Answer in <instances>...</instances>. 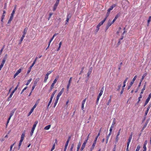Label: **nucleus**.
I'll return each instance as SVG.
<instances>
[{
	"mask_svg": "<svg viewBox=\"0 0 151 151\" xmlns=\"http://www.w3.org/2000/svg\"><path fill=\"white\" fill-rule=\"evenodd\" d=\"M122 4V6L124 9H127L129 6V3L127 0H123Z\"/></svg>",
	"mask_w": 151,
	"mask_h": 151,
	"instance_id": "1",
	"label": "nucleus"
},
{
	"mask_svg": "<svg viewBox=\"0 0 151 151\" xmlns=\"http://www.w3.org/2000/svg\"><path fill=\"white\" fill-rule=\"evenodd\" d=\"M16 6H14L13 10L12 11V13L11 14V16L9 18V20H8V23H10V22L12 21V19H13V16H14V15L15 13V11L16 10Z\"/></svg>",
	"mask_w": 151,
	"mask_h": 151,
	"instance_id": "2",
	"label": "nucleus"
},
{
	"mask_svg": "<svg viewBox=\"0 0 151 151\" xmlns=\"http://www.w3.org/2000/svg\"><path fill=\"white\" fill-rule=\"evenodd\" d=\"M57 91V90H55L53 92V93H52V94L51 96V97H50V100L49 101V102L47 106V109H48L49 108V106L50 105L52 101V99L53 98V97H54V96L55 95V93H56V92Z\"/></svg>",
	"mask_w": 151,
	"mask_h": 151,
	"instance_id": "3",
	"label": "nucleus"
},
{
	"mask_svg": "<svg viewBox=\"0 0 151 151\" xmlns=\"http://www.w3.org/2000/svg\"><path fill=\"white\" fill-rule=\"evenodd\" d=\"M27 27L24 28V32H23V35L22 37H21V39L20 40V42L19 43V44H20L22 43V41H23L24 37L25 36V35L27 33Z\"/></svg>",
	"mask_w": 151,
	"mask_h": 151,
	"instance_id": "4",
	"label": "nucleus"
},
{
	"mask_svg": "<svg viewBox=\"0 0 151 151\" xmlns=\"http://www.w3.org/2000/svg\"><path fill=\"white\" fill-rule=\"evenodd\" d=\"M121 129L120 128V129L119 130H118L117 134V135L116 136V139H115V144H116L117 142H118V140H119V135L120 134V133L121 132Z\"/></svg>",
	"mask_w": 151,
	"mask_h": 151,
	"instance_id": "5",
	"label": "nucleus"
},
{
	"mask_svg": "<svg viewBox=\"0 0 151 151\" xmlns=\"http://www.w3.org/2000/svg\"><path fill=\"white\" fill-rule=\"evenodd\" d=\"M60 0H57L56 2L55 3V4L53 6V11H55V10L56 9L57 7L58 6V5L59 4Z\"/></svg>",
	"mask_w": 151,
	"mask_h": 151,
	"instance_id": "6",
	"label": "nucleus"
},
{
	"mask_svg": "<svg viewBox=\"0 0 151 151\" xmlns=\"http://www.w3.org/2000/svg\"><path fill=\"white\" fill-rule=\"evenodd\" d=\"M101 132V129H100L99 130V132H98V133L97 136L95 138V140H94V142L93 143V145H96V141H97V138H98V137L100 135Z\"/></svg>",
	"mask_w": 151,
	"mask_h": 151,
	"instance_id": "7",
	"label": "nucleus"
},
{
	"mask_svg": "<svg viewBox=\"0 0 151 151\" xmlns=\"http://www.w3.org/2000/svg\"><path fill=\"white\" fill-rule=\"evenodd\" d=\"M36 106H37V105L36 104H35L32 107V108L31 109L30 111H29V113L28 114V116H29L31 114L32 112L34 110V109L36 108Z\"/></svg>",
	"mask_w": 151,
	"mask_h": 151,
	"instance_id": "8",
	"label": "nucleus"
},
{
	"mask_svg": "<svg viewBox=\"0 0 151 151\" xmlns=\"http://www.w3.org/2000/svg\"><path fill=\"white\" fill-rule=\"evenodd\" d=\"M151 107V103L150 104L149 106H148L147 110L146 111L145 113V115L146 116L149 110V109H150V108Z\"/></svg>",
	"mask_w": 151,
	"mask_h": 151,
	"instance_id": "9",
	"label": "nucleus"
},
{
	"mask_svg": "<svg viewBox=\"0 0 151 151\" xmlns=\"http://www.w3.org/2000/svg\"><path fill=\"white\" fill-rule=\"evenodd\" d=\"M7 58V55L6 54L4 56V58L3 59L2 63L1 64H2L3 65H4V64L5 63L6 61V60Z\"/></svg>",
	"mask_w": 151,
	"mask_h": 151,
	"instance_id": "10",
	"label": "nucleus"
},
{
	"mask_svg": "<svg viewBox=\"0 0 151 151\" xmlns=\"http://www.w3.org/2000/svg\"><path fill=\"white\" fill-rule=\"evenodd\" d=\"M86 98H85L83 100V101H82V105H81V109L82 110H83L84 108V105L85 104V103L86 102Z\"/></svg>",
	"mask_w": 151,
	"mask_h": 151,
	"instance_id": "11",
	"label": "nucleus"
},
{
	"mask_svg": "<svg viewBox=\"0 0 151 151\" xmlns=\"http://www.w3.org/2000/svg\"><path fill=\"white\" fill-rule=\"evenodd\" d=\"M69 141V139H68V140H67V141H66V144H65V148H64V151H66V149H67V146H68V144Z\"/></svg>",
	"mask_w": 151,
	"mask_h": 151,
	"instance_id": "12",
	"label": "nucleus"
},
{
	"mask_svg": "<svg viewBox=\"0 0 151 151\" xmlns=\"http://www.w3.org/2000/svg\"><path fill=\"white\" fill-rule=\"evenodd\" d=\"M92 71V67H91L89 69V70L88 71V72L87 74V76L88 77H89L90 75L91 74Z\"/></svg>",
	"mask_w": 151,
	"mask_h": 151,
	"instance_id": "13",
	"label": "nucleus"
},
{
	"mask_svg": "<svg viewBox=\"0 0 151 151\" xmlns=\"http://www.w3.org/2000/svg\"><path fill=\"white\" fill-rule=\"evenodd\" d=\"M151 98L150 97L148 96L144 104V106H145L146 105L148 104L149 101Z\"/></svg>",
	"mask_w": 151,
	"mask_h": 151,
	"instance_id": "14",
	"label": "nucleus"
},
{
	"mask_svg": "<svg viewBox=\"0 0 151 151\" xmlns=\"http://www.w3.org/2000/svg\"><path fill=\"white\" fill-rule=\"evenodd\" d=\"M25 131H24L22 134L21 136V139L20 140H22V141H23L24 137H25Z\"/></svg>",
	"mask_w": 151,
	"mask_h": 151,
	"instance_id": "15",
	"label": "nucleus"
},
{
	"mask_svg": "<svg viewBox=\"0 0 151 151\" xmlns=\"http://www.w3.org/2000/svg\"><path fill=\"white\" fill-rule=\"evenodd\" d=\"M146 82L145 83L144 85L143 86V87L142 89L141 90V92L140 93V94H142L143 93L144 91L145 90L146 87Z\"/></svg>",
	"mask_w": 151,
	"mask_h": 151,
	"instance_id": "16",
	"label": "nucleus"
},
{
	"mask_svg": "<svg viewBox=\"0 0 151 151\" xmlns=\"http://www.w3.org/2000/svg\"><path fill=\"white\" fill-rule=\"evenodd\" d=\"M104 86H103L102 87L100 93H99V96H101L103 94V92L104 90Z\"/></svg>",
	"mask_w": 151,
	"mask_h": 151,
	"instance_id": "17",
	"label": "nucleus"
},
{
	"mask_svg": "<svg viewBox=\"0 0 151 151\" xmlns=\"http://www.w3.org/2000/svg\"><path fill=\"white\" fill-rule=\"evenodd\" d=\"M137 78V76H136V75L132 79V81L130 82V84L131 85H132L133 84V83L134 82V81Z\"/></svg>",
	"mask_w": 151,
	"mask_h": 151,
	"instance_id": "18",
	"label": "nucleus"
},
{
	"mask_svg": "<svg viewBox=\"0 0 151 151\" xmlns=\"http://www.w3.org/2000/svg\"><path fill=\"white\" fill-rule=\"evenodd\" d=\"M39 80H40V78H36L34 81V83L33 84V85L36 86L37 82L39 81Z\"/></svg>",
	"mask_w": 151,
	"mask_h": 151,
	"instance_id": "19",
	"label": "nucleus"
},
{
	"mask_svg": "<svg viewBox=\"0 0 151 151\" xmlns=\"http://www.w3.org/2000/svg\"><path fill=\"white\" fill-rule=\"evenodd\" d=\"M106 20V18H105L102 21L100 22L98 25L100 27L103 24V23H104V22Z\"/></svg>",
	"mask_w": 151,
	"mask_h": 151,
	"instance_id": "20",
	"label": "nucleus"
},
{
	"mask_svg": "<svg viewBox=\"0 0 151 151\" xmlns=\"http://www.w3.org/2000/svg\"><path fill=\"white\" fill-rule=\"evenodd\" d=\"M34 65V64H32L31 65L29 68V69H28V70L27 71V73L28 74L30 73V71L32 69V67Z\"/></svg>",
	"mask_w": 151,
	"mask_h": 151,
	"instance_id": "21",
	"label": "nucleus"
},
{
	"mask_svg": "<svg viewBox=\"0 0 151 151\" xmlns=\"http://www.w3.org/2000/svg\"><path fill=\"white\" fill-rule=\"evenodd\" d=\"M116 6V5L115 4H113L109 8L108 10L110 11L112 10L113 8L114 7Z\"/></svg>",
	"mask_w": 151,
	"mask_h": 151,
	"instance_id": "22",
	"label": "nucleus"
},
{
	"mask_svg": "<svg viewBox=\"0 0 151 151\" xmlns=\"http://www.w3.org/2000/svg\"><path fill=\"white\" fill-rule=\"evenodd\" d=\"M147 75V73H145L144 74L143 76L142 77V78L140 80V81L141 82H142V81L143 80L144 78Z\"/></svg>",
	"mask_w": 151,
	"mask_h": 151,
	"instance_id": "23",
	"label": "nucleus"
},
{
	"mask_svg": "<svg viewBox=\"0 0 151 151\" xmlns=\"http://www.w3.org/2000/svg\"><path fill=\"white\" fill-rule=\"evenodd\" d=\"M128 78H127L124 81V82H123V86L122 87V88H124L125 86H126V82L127 81V80H128Z\"/></svg>",
	"mask_w": 151,
	"mask_h": 151,
	"instance_id": "24",
	"label": "nucleus"
},
{
	"mask_svg": "<svg viewBox=\"0 0 151 151\" xmlns=\"http://www.w3.org/2000/svg\"><path fill=\"white\" fill-rule=\"evenodd\" d=\"M116 123V119L115 118H114L113 119V120L111 124V127H114V126L115 124Z\"/></svg>",
	"mask_w": 151,
	"mask_h": 151,
	"instance_id": "25",
	"label": "nucleus"
},
{
	"mask_svg": "<svg viewBox=\"0 0 151 151\" xmlns=\"http://www.w3.org/2000/svg\"><path fill=\"white\" fill-rule=\"evenodd\" d=\"M151 21V16H150L149 17V19L148 20H147V26H148L149 25V24L150 23V22Z\"/></svg>",
	"mask_w": 151,
	"mask_h": 151,
	"instance_id": "26",
	"label": "nucleus"
},
{
	"mask_svg": "<svg viewBox=\"0 0 151 151\" xmlns=\"http://www.w3.org/2000/svg\"><path fill=\"white\" fill-rule=\"evenodd\" d=\"M87 142H86V140H85L84 142L83 143L82 146L81 147V148L84 149L85 148V146L86 145V143Z\"/></svg>",
	"mask_w": 151,
	"mask_h": 151,
	"instance_id": "27",
	"label": "nucleus"
},
{
	"mask_svg": "<svg viewBox=\"0 0 151 151\" xmlns=\"http://www.w3.org/2000/svg\"><path fill=\"white\" fill-rule=\"evenodd\" d=\"M15 109H14L13 110H12V111L10 112V117H12V116L14 114L15 111Z\"/></svg>",
	"mask_w": 151,
	"mask_h": 151,
	"instance_id": "28",
	"label": "nucleus"
},
{
	"mask_svg": "<svg viewBox=\"0 0 151 151\" xmlns=\"http://www.w3.org/2000/svg\"><path fill=\"white\" fill-rule=\"evenodd\" d=\"M72 14L71 13H68L67 14V18L70 19L71 17Z\"/></svg>",
	"mask_w": 151,
	"mask_h": 151,
	"instance_id": "29",
	"label": "nucleus"
},
{
	"mask_svg": "<svg viewBox=\"0 0 151 151\" xmlns=\"http://www.w3.org/2000/svg\"><path fill=\"white\" fill-rule=\"evenodd\" d=\"M48 78V76L46 75L45 77V79L44 80V82L45 83H46L47 81V80Z\"/></svg>",
	"mask_w": 151,
	"mask_h": 151,
	"instance_id": "30",
	"label": "nucleus"
},
{
	"mask_svg": "<svg viewBox=\"0 0 151 151\" xmlns=\"http://www.w3.org/2000/svg\"><path fill=\"white\" fill-rule=\"evenodd\" d=\"M110 135H111V134H110V133H109V134H108V135L106 137V144L107 143H108L109 139V137Z\"/></svg>",
	"mask_w": 151,
	"mask_h": 151,
	"instance_id": "31",
	"label": "nucleus"
},
{
	"mask_svg": "<svg viewBox=\"0 0 151 151\" xmlns=\"http://www.w3.org/2000/svg\"><path fill=\"white\" fill-rule=\"evenodd\" d=\"M38 123V121H35L32 127L35 128Z\"/></svg>",
	"mask_w": 151,
	"mask_h": 151,
	"instance_id": "32",
	"label": "nucleus"
},
{
	"mask_svg": "<svg viewBox=\"0 0 151 151\" xmlns=\"http://www.w3.org/2000/svg\"><path fill=\"white\" fill-rule=\"evenodd\" d=\"M50 126H51L50 125H48L46 126L45 127L44 129L46 130H48L50 128Z\"/></svg>",
	"mask_w": 151,
	"mask_h": 151,
	"instance_id": "33",
	"label": "nucleus"
},
{
	"mask_svg": "<svg viewBox=\"0 0 151 151\" xmlns=\"http://www.w3.org/2000/svg\"><path fill=\"white\" fill-rule=\"evenodd\" d=\"M132 133L131 134H130V136L129 137V139H128V141L131 142V140L132 139Z\"/></svg>",
	"mask_w": 151,
	"mask_h": 151,
	"instance_id": "34",
	"label": "nucleus"
},
{
	"mask_svg": "<svg viewBox=\"0 0 151 151\" xmlns=\"http://www.w3.org/2000/svg\"><path fill=\"white\" fill-rule=\"evenodd\" d=\"M32 80V78H31L29 79L27 81V83L26 84V85L27 86L29 85V83L31 82V81Z\"/></svg>",
	"mask_w": 151,
	"mask_h": 151,
	"instance_id": "35",
	"label": "nucleus"
},
{
	"mask_svg": "<svg viewBox=\"0 0 151 151\" xmlns=\"http://www.w3.org/2000/svg\"><path fill=\"white\" fill-rule=\"evenodd\" d=\"M54 85L52 84L51 87H50V88L49 90V92H50L52 91V89L54 88Z\"/></svg>",
	"mask_w": 151,
	"mask_h": 151,
	"instance_id": "36",
	"label": "nucleus"
},
{
	"mask_svg": "<svg viewBox=\"0 0 151 151\" xmlns=\"http://www.w3.org/2000/svg\"><path fill=\"white\" fill-rule=\"evenodd\" d=\"M72 77H70L69 80V81H68V85H70V83H71V81H72Z\"/></svg>",
	"mask_w": 151,
	"mask_h": 151,
	"instance_id": "37",
	"label": "nucleus"
},
{
	"mask_svg": "<svg viewBox=\"0 0 151 151\" xmlns=\"http://www.w3.org/2000/svg\"><path fill=\"white\" fill-rule=\"evenodd\" d=\"M142 95L141 94H140V96H139V97L138 98V101H137V103L138 104V103H139V101H140V99L142 98Z\"/></svg>",
	"mask_w": 151,
	"mask_h": 151,
	"instance_id": "38",
	"label": "nucleus"
},
{
	"mask_svg": "<svg viewBox=\"0 0 151 151\" xmlns=\"http://www.w3.org/2000/svg\"><path fill=\"white\" fill-rule=\"evenodd\" d=\"M21 72V69H19L18 70H17L16 73H15L18 75V74H19V73H20Z\"/></svg>",
	"mask_w": 151,
	"mask_h": 151,
	"instance_id": "39",
	"label": "nucleus"
},
{
	"mask_svg": "<svg viewBox=\"0 0 151 151\" xmlns=\"http://www.w3.org/2000/svg\"><path fill=\"white\" fill-rule=\"evenodd\" d=\"M12 96H13V95H12L11 94H10L9 96V97H8V98L7 99V101H9L11 100V98Z\"/></svg>",
	"mask_w": 151,
	"mask_h": 151,
	"instance_id": "40",
	"label": "nucleus"
},
{
	"mask_svg": "<svg viewBox=\"0 0 151 151\" xmlns=\"http://www.w3.org/2000/svg\"><path fill=\"white\" fill-rule=\"evenodd\" d=\"M81 143L79 142V143H78V146H77V149H80V147L81 146Z\"/></svg>",
	"mask_w": 151,
	"mask_h": 151,
	"instance_id": "41",
	"label": "nucleus"
},
{
	"mask_svg": "<svg viewBox=\"0 0 151 151\" xmlns=\"http://www.w3.org/2000/svg\"><path fill=\"white\" fill-rule=\"evenodd\" d=\"M140 148V147L139 145L137 146L136 151H139Z\"/></svg>",
	"mask_w": 151,
	"mask_h": 151,
	"instance_id": "42",
	"label": "nucleus"
},
{
	"mask_svg": "<svg viewBox=\"0 0 151 151\" xmlns=\"http://www.w3.org/2000/svg\"><path fill=\"white\" fill-rule=\"evenodd\" d=\"M100 97H101V96H99V95H98L97 97V100H96V102L97 104H98V103L99 102V99Z\"/></svg>",
	"mask_w": 151,
	"mask_h": 151,
	"instance_id": "43",
	"label": "nucleus"
},
{
	"mask_svg": "<svg viewBox=\"0 0 151 151\" xmlns=\"http://www.w3.org/2000/svg\"><path fill=\"white\" fill-rule=\"evenodd\" d=\"M118 16H116L114 18L113 20V21H112V23H114V22L116 21V20L118 18Z\"/></svg>",
	"mask_w": 151,
	"mask_h": 151,
	"instance_id": "44",
	"label": "nucleus"
},
{
	"mask_svg": "<svg viewBox=\"0 0 151 151\" xmlns=\"http://www.w3.org/2000/svg\"><path fill=\"white\" fill-rule=\"evenodd\" d=\"M5 17V15L4 14H3L2 15L1 17V21L2 22H3V19Z\"/></svg>",
	"mask_w": 151,
	"mask_h": 151,
	"instance_id": "45",
	"label": "nucleus"
},
{
	"mask_svg": "<svg viewBox=\"0 0 151 151\" xmlns=\"http://www.w3.org/2000/svg\"><path fill=\"white\" fill-rule=\"evenodd\" d=\"M113 23H112V22H110L109 21L107 25L110 27Z\"/></svg>",
	"mask_w": 151,
	"mask_h": 151,
	"instance_id": "46",
	"label": "nucleus"
},
{
	"mask_svg": "<svg viewBox=\"0 0 151 151\" xmlns=\"http://www.w3.org/2000/svg\"><path fill=\"white\" fill-rule=\"evenodd\" d=\"M57 80V78H55L54 80L53 83H52V84L55 85V84L56 83Z\"/></svg>",
	"mask_w": 151,
	"mask_h": 151,
	"instance_id": "47",
	"label": "nucleus"
},
{
	"mask_svg": "<svg viewBox=\"0 0 151 151\" xmlns=\"http://www.w3.org/2000/svg\"><path fill=\"white\" fill-rule=\"evenodd\" d=\"M22 142L23 141H22V140H20L19 142V145H18V147L19 148H20V147L22 145Z\"/></svg>",
	"mask_w": 151,
	"mask_h": 151,
	"instance_id": "48",
	"label": "nucleus"
},
{
	"mask_svg": "<svg viewBox=\"0 0 151 151\" xmlns=\"http://www.w3.org/2000/svg\"><path fill=\"white\" fill-rule=\"evenodd\" d=\"M99 27H100L98 25H97V26L96 27V32H98V31H99Z\"/></svg>",
	"mask_w": 151,
	"mask_h": 151,
	"instance_id": "49",
	"label": "nucleus"
},
{
	"mask_svg": "<svg viewBox=\"0 0 151 151\" xmlns=\"http://www.w3.org/2000/svg\"><path fill=\"white\" fill-rule=\"evenodd\" d=\"M95 145H93V144L92 147L90 151H92L93 150V149L94 148V147L95 146Z\"/></svg>",
	"mask_w": 151,
	"mask_h": 151,
	"instance_id": "50",
	"label": "nucleus"
},
{
	"mask_svg": "<svg viewBox=\"0 0 151 151\" xmlns=\"http://www.w3.org/2000/svg\"><path fill=\"white\" fill-rule=\"evenodd\" d=\"M14 144H15V143H13V144H12V145H11V146H10V151H12V148H13V146L14 145Z\"/></svg>",
	"mask_w": 151,
	"mask_h": 151,
	"instance_id": "51",
	"label": "nucleus"
},
{
	"mask_svg": "<svg viewBox=\"0 0 151 151\" xmlns=\"http://www.w3.org/2000/svg\"><path fill=\"white\" fill-rule=\"evenodd\" d=\"M4 46H4H4L2 47V49H1V50H0V54H1L2 53V51H3V50L4 49Z\"/></svg>",
	"mask_w": 151,
	"mask_h": 151,
	"instance_id": "52",
	"label": "nucleus"
},
{
	"mask_svg": "<svg viewBox=\"0 0 151 151\" xmlns=\"http://www.w3.org/2000/svg\"><path fill=\"white\" fill-rule=\"evenodd\" d=\"M52 72V71H49L48 72H47V73L46 74V75H47V76H49V75L51 74Z\"/></svg>",
	"mask_w": 151,
	"mask_h": 151,
	"instance_id": "53",
	"label": "nucleus"
},
{
	"mask_svg": "<svg viewBox=\"0 0 151 151\" xmlns=\"http://www.w3.org/2000/svg\"><path fill=\"white\" fill-rule=\"evenodd\" d=\"M27 88V87H25L22 91L21 93V94H22V93L24 91V90H25Z\"/></svg>",
	"mask_w": 151,
	"mask_h": 151,
	"instance_id": "54",
	"label": "nucleus"
},
{
	"mask_svg": "<svg viewBox=\"0 0 151 151\" xmlns=\"http://www.w3.org/2000/svg\"><path fill=\"white\" fill-rule=\"evenodd\" d=\"M73 147H74V144H72L71 145V148L70 149V151H72V150H73Z\"/></svg>",
	"mask_w": 151,
	"mask_h": 151,
	"instance_id": "55",
	"label": "nucleus"
},
{
	"mask_svg": "<svg viewBox=\"0 0 151 151\" xmlns=\"http://www.w3.org/2000/svg\"><path fill=\"white\" fill-rule=\"evenodd\" d=\"M122 65V63L121 62L120 64V66H119L118 68V69L120 70L121 69V65Z\"/></svg>",
	"mask_w": 151,
	"mask_h": 151,
	"instance_id": "56",
	"label": "nucleus"
},
{
	"mask_svg": "<svg viewBox=\"0 0 151 151\" xmlns=\"http://www.w3.org/2000/svg\"><path fill=\"white\" fill-rule=\"evenodd\" d=\"M113 127H111L110 128V129H109L110 132H109V133H110V134H111V132H112V129H113Z\"/></svg>",
	"mask_w": 151,
	"mask_h": 151,
	"instance_id": "57",
	"label": "nucleus"
},
{
	"mask_svg": "<svg viewBox=\"0 0 151 151\" xmlns=\"http://www.w3.org/2000/svg\"><path fill=\"white\" fill-rule=\"evenodd\" d=\"M37 57H36L35 58V59L34 60V62H33V63H32V64H34V65L35 64L37 60Z\"/></svg>",
	"mask_w": 151,
	"mask_h": 151,
	"instance_id": "58",
	"label": "nucleus"
},
{
	"mask_svg": "<svg viewBox=\"0 0 151 151\" xmlns=\"http://www.w3.org/2000/svg\"><path fill=\"white\" fill-rule=\"evenodd\" d=\"M111 97L110 96V99L108 100V103H107V105H108L109 104V103H110L111 101Z\"/></svg>",
	"mask_w": 151,
	"mask_h": 151,
	"instance_id": "59",
	"label": "nucleus"
},
{
	"mask_svg": "<svg viewBox=\"0 0 151 151\" xmlns=\"http://www.w3.org/2000/svg\"><path fill=\"white\" fill-rule=\"evenodd\" d=\"M53 14L52 13H50V14H49V17L48 18V20H49L50 18H51V16H52V15Z\"/></svg>",
	"mask_w": 151,
	"mask_h": 151,
	"instance_id": "60",
	"label": "nucleus"
},
{
	"mask_svg": "<svg viewBox=\"0 0 151 151\" xmlns=\"http://www.w3.org/2000/svg\"><path fill=\"white\" fill-rule=\"evenodd\" d=\"M124 88H122V90L120 93L121 94H122V93L124 91Z\"/></svg>",
	"mask_w": 151,
	"mask_h": 151,
	"instance_id": "61",
	"label": "nucleus"
},
{
	"mask_svg": "<svg viewBox=\"0 0 151 151\" xmlns=\"http://www.w3.org/2000/svg\"><path fill=\"white\" fill-rule=\"evenodd\" d=\"M58 101H57V100H55V102L54 103V107H55L56 106V104H57V103H58Z\"/></svg>",
	"mask_w": 151,
	"mask_h": 151,
	"instance_id": "62",
	"label": "nucleus"
},
{
	"mask_svg": "<svg viewBox=\"0 0 151 151\" xmlns=\"http://www.w3.org/2000/svg\"><path fill=\"white\" fill-rule=\"evenodd\" d=\"M35 86H35L33 85V86H32V87L31 91H32L34 90V89L35 88Z\"/></svg>",
	"mask_w": 151,
	"mask_h": 151,
	"instance_id": "63",
	"label": "nucleus"
},
{
	"mask_svg": "<svg viewBox=\"0 0 151 151\" xmlns=\"http://www.w3.org/2000/svg\"><path fill=\"white\" fill-rule=\"evenodd\" d=\"M70 86V85L67 84V91H68Z\"/></svg>",
	"mask_w": 151,
	"mask_h": 151,
	"instance_id": "64",
	"label": "nucleus"
}]
</instances>
